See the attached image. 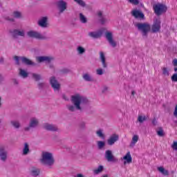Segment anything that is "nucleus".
<instances>
[{
  "label": "nucleus",
  "instance_id": "nucleus-31",
  "mask_svg": "<svg viewBox=\"0 0 177 177\" xmlns=\"http://www.w3.org/2000/svg\"><path fill=\"white\" fill-rule=\"evenodd\" d=\"M76 50H77L78 55H84V53H85V52H86V50L85 49V48H84L81 46H77Z\"/></svg>",
  "mask_w": 177,
  "mask_h": 177
},
{
  "label": "nucleus",
  "instance_id": "nucleus-10",
  "mask_svg": "<svg viewBox=\"0 0 177 177\" xmlns=\"http://www.w3.org/2000/svg\"><path fill=\"white\" fill-rule=\"evenodd\" d=\"M105 37L112 48H115V46H117V41L114 40V38L113 37V33H111V32H106L105 33Z\"/></svg>",
  "mask_w": 177,
  "mask_h": 177
},
{
  "label": "nucleus",
  "instance_id": "nucleus-13",
  "mask_svg": "<svg viewBox=\"0 0 177 177\" xmlns=\"http://www.w3.org/2000/svg\"><path fill=\"white\" fill-rule=\"evenodd\" d=\"M105 158L109 162L118 161V159L114 157V155H113V152L111 150H106L105 151Z\"/></svg>",
  "mask_w": 177,
  "mask_h": 177
},
{
  "label": "nucleus",
  "instance_id": "nucleus-60",
  "mask_svg": "<svg viewBox=\"0 0 177 177\" xmlns=\"http://www.w3.org/2000/svg\"><path fill=\"white\" fill-rule=\"evenodd\" d=\"M11 20V21H13V19H10Z\"/></svg>",
  "mask_w": 177,
  "mask_h": 177
},
{
  "label": "nucleus",
  "instance_id": "nucleus-22",
  "mask_svg": "<svg viewBox=\"0 0 177 177\" xmlns=\"http://www.w3.org/2000/svg\"><path fill=\"white\" fill-rule=\"evenodd\" d=\"M124 164H131L132 162V156H131V152H128L124 157Z\"/></svg>",
  "mask_w": 177,
  "mask_h": 177
},
{
  "label": "nucleus",
  "instance_id": "nucleus-23",
  "mask_svg": "<svg viewBox=\"0 0 177 177\" xmlns=\"http://www.w3.org/2000/svg\"><path fill=\"white\" fill-rule=\"evenodd\" d=\"M139 142V136L133 135L130 143V147H135V145Z\"/></svg>",
  "mask_w": 177,
  "mask_h": 177
},
{
  "label": "nucleus",
  "instance_id": "nucleus-54",
  "mask_svg": "<svg viewBox=\"0 0 177 177\" xmlns=\"http://www.w3.org/2000/svg\"><path fill=\"white\" fill-rule=\"evenodd\" d=\"M2 101V98L0 97V107L2 106V103L1 102Z\"/></svg>",
  "mask_w": 177,
  "mask_h": 177
},
{
  "label": "nucleus",
  "instance_id": "nucleus-43",
  "mask_svg": "<svg viewBox=\"0 0 177 177\" xmlns=\"http://www.w3.org/2000/svg\"><path fill=\"white\" fill-rule=\"evenodd\" d=\"M100 21L102 24H106V23H108L109 20L103 17H102V19H100Z\"/></svg>",
  "mask_w": 177,
  "mask_h": 177
},
{
  "label": "nucleus",
  "instance_id": "nucleus-25",
  "mask_svg": "<svg viewBox=\"0 0 177 177\" xmlns=\"http://www.w3.org/2000/svg\"><path fill=\"white\" fill-rule=\"evenodd\" d=\"M14 37H24L26 32L23 30H15L13 31Z\"/></svg>",
  "mask_w": 177,
  "mask_h": 177
},
{
  "label": "nucleus",
  "instance_id": "nucleus-44",
  "mask_svg": "<svg viewBox=\"0 0 177 177\" xmlns=\"http://www.w3.org/2000/svg\"><path fill=\"white\" fill-rule=\"evenodd\" d=\"M171 81L173 82H177V74L174 73L172 76H171Z\"/></svg>",
  "mask_w": 177,
  "mask_h": 177
},
{
  "label": "nucleus",
  "instance_id": "nucleus-26",
  "mask_svg": "<svg viewBox=\"0 0 177 177\" xmlns=\"http://www.w3.org/2000/svg\"><path fill=\"white\" fill-rule=\"evenodd\" d=\"M104 169V167L103 165L98 166L97 168L95 169L93 172L94 175H99V174H102L103 170Z\"/></svg>",
  "mask_w": 177,
  "mask_h": 177
},
{
  "label": "nucleus",
  "instance_id": "nucleus-40",
  "mask_svg": "<svg viewBox=\"0 0 177 177\" xmlns=\"http://www.w3.org/2000/svg\"><path fill=\"white\" fill-rule=\"evenodd\" d=\"M157 135L158 136H164V130L162 128H160L158 131H157Z\"/></svg>",
  "mask_w": 177,
  "mask_h": 177
},
{
  "label": "nucleus",
  "instance_id": "nucleus-37",
  "mask_svg": "<svg viewBox=\"0 0 177 177\" xmlns=\"http://www.w3.org/2000/svg\"><path fill=\"white\" fill-rule=\"evenodd\" d=\"M76 3H78L80 6H82V8L85 7V2L82 0H74Z\"/></svg>",
  "mask_w": 177,
  "mask_h": 177
},
{
  "label": "nucleus",
  "instance_id": "nucleus-14",
  "mask_svg": "<svg viewBox=\"0 0 177 177\" xmlns=\"http://www.w3.org/2000/svg\"><path fill=\"white\" fill-rule=\"evenodd\" d=\"M37 24L39 27H41V28H48V17H42L39 19Z\"/></svg>",
  "mask_w": 177,
  "mask_h": 177
},
{
  "label": "nucleus",
  "instance_id": "nucleus-56",
  "mask_svg": "<svg viewBox=\"0 0 177 177\" xmlns=\"http://www.w3.org/2000/svg\"><path fill=\"white\" fill-rule=\"evenodd\" d=\"M174 124H176V127H177V120H174Z\"/></svg>",
  "mask_w": 177,
  "mask_h": 177
},
{
  "label": "nucleus",
  "instance_id": "nucleus-7",
  "mask_svg": "<svg viewBox=\"0 0 177 177\" xmlns=\"http://www.w3.org/2000/svg\"><path fill=\"white\" fill-rule=\"evenodd\" d=\"M27 35L30 38H35L36 39H45V36H44V35L35 30L28 31Z\"/></svg>",
  "mask_w": 177,
  "mask_h": 177
},
{
  "label": "nucleus",
  "instance_id": "nucleus-32",
  "mask_svg": "<svg viewBox=\"0 0 177 177\" xmlns=\"http://www.w3.org/2000/svg\"><path fill=\"white\" fill-rule=\"evenodd\" d=\"M10 124L16 129H19V128H20V122L17 120H12L10 122Z\"/></svg>",
  "mask_w": 177,
  "mask_h": 177
},
{
  "label": "nucleus",
  "instance_id": "nucleus-28",
  "mask_svg": "<svg viewBox=\"0 0 177 177\" xmlns=\"http://www.w3.org/2000/svg\"><path fill=\"white\" fill-rule=\"evenodd\" d=\"M98 138H100V139H105L106 135H104V133L103 132V129H98L95 132Z\"/></svg>",
  "mask_w": 177,
  "mask_h": 177
},
{
  "label": "nucleus",
  "instance_id": "nucleus-20",
  "mask_svg": "<svg viewBox=\"0 0 177 177\" xmlns=\"http://www.w3.org/2000/svg\"><path fill=\"white\" fill-rule=\"evenodd\" d=\"M29 153H30V145H28V143L25 142L24 144V147L22 149V154L23 156H27Z\"/></svg>",
  "mask_w": 177,
  "mask_h": 177
},
{
  "label": "nucleus",
  "instance_id": "nucleus-30",
  "mask_svg": "<svg viewBox=\"0 0 177 177\" xmlns=\"http://www.w3.org/2000/svg\"><path fill=\"white\" fill-rule=\"evenodd\" d=\"M158 171L160 172L162 175H165L167 176V175H169V173L168 172V170H165V169L163 167H158Z\"/></svg>",
  "mask_w": 177,
  "mask_h": 177
},
{
  "label": "nucleus",
  "instance_id": "nucleus-1",
  "mask_svg": "<svg viewBox=\"0 0 177 177\" xmlns=\"http://www.w3.org/2000/svg\"><path fill=\"white\" fill-rule=\"evenodd\" d=\"M71 101L73 104H68L67 109L69 111H84L89 106V100L80 93H76L71 97Z\"/></svg>",
  "mask_w": 177,
  "mask_h": 177
},
{
  "label": "nucleus",
  "instance_id": "nucleus-5",
  "mask_svg": "<svg viewBox=\"0 0 177 177\" xmlns=\"http://www.w3.org/2000/svg\"><path fill=\"white\" fill-rule=\"evenodd\" d=\"M153 8L157 16H160L162 15V13H165V12H167V6L162 3L155 4L153 5Z\"/></svg>",
  "mask_w": 177,
  "mask_h": 177
},
{
  "label": "nucleus",
  "instance_id": "nucleus-61",
  "mask_svg": "<svg viewBox=\"0 0 177 177\" xmlns=\"http://www.w3.org/2000/svg\"><path fill=\"white\" fill-rule=\"evenodd\" d=\"M154 123H155V122L153 121V124H154Z\"/></svg>",
  "mask_w": 177,
  "mask_h": 177
},
{
  "label": "nucleus",
  "instance_id": "nucleus-6",
  "mask_svg": "<svg viewBox=\"0 0 177 177\" xmlns=\"http://www.w3.org/2000/svg\"><path fill=\"white\" fill-rule=\"evenodd\" d=\"M39 125V120L35 117H32L29 121V125L24 128V131H28L31 129L37 128Z\"/></svg>",
  "mask_w": 177,
  "mask_h": 177
},
{
  "label": "nucleus",
  "instance_id": "nucleus-4",
  "mask_svg": "<svg viewBox=\"0 0 177 177\" xmlns=\"http://www.w3.org/2000/svg\"><path fill=\"white\" fill-rule=\"evenodd\" d=\"M14 60H15V64H17V66H20V62H21V63H24V64H27L28 66H34V62H32L31 60L28 59L26 57L15 56Z\"/></svg>",
  "mask_w": 177,
  "mask_h": 177
},
{
  "label": "nucleus",
  "instance_id": "nucleus-41",
  "mask_svg": "<svg viewBox=\"0 0 177 177\" xmlns=\"http://www.w3.org/2000/svg\"><path fill=\"white\" fill-rule=\"evenodd\" d=\"M171 149H173V150H175V151H177V141L173 142V144L171 145Z\"/></svg>",
  "mask_w": 177,
  "mask_h": 177
},
{
  "label": "nucleus",
  "instance_id": "nucleus-62",
  "mask_svg": "<svg viewBox=\"0 0 177 177\" xmlns=\"http://www.w3.org/2000/svg\"><path fill=\"white\" fill-rule=\"evenodd\" d=\"M83 125H85V123H83Z\"/></svg>",
  "mask_w": 177,
  "mask_h": 177
},
{
  "label": "nucleus",
  "instance_id": "nucleus-3",
  "mask_svg": "<svg viewBox=\"0 0 177 177\" xmlns=\"http://www.w3.org/2000/svg\"><path fill=\"white\" fill-rule=\"evenodd\" d=\"M136 27H137L138 31L142 32V37H147V32L150 31L151 28L150 25L146 23H138L136 24Z\"/></svg>",
  "mask_w": 177,
  "mask_h": 177
},
{
  "label": "nucleus",
  "instance_id": "nucleus-58",
  "mask_svg": "<svg viewBox=\"0 0 177 177\" xmlns=\"http://www.w3.org/2000/svg\"><path fill=\"white\" fill-rule=\"evenodd\" d=\"M102 177H109V176H107V175H104V176H102Z\"/></svg>",
  "mask_w": 177,
  "mask_h": 177
},
{
  "label": "nucleus",
  "instance_id": "nucleus-17",
  "mask_svg": "<svg viewBox=\"0 0 177 177\" xmlns=\"http://www.w3.org/2000/svg\"><path fill=\"white\" fill-rule=\"evenodd\" d=\"M131 15L136 17V19H145V15L140 10H133L131 11Z\"/></svg>",
  "mask_w": 177,
  "mask_h": 177
},
{
  "label": "nucleus",
  "instance_id": "nucleus-45",
  "mask_svg": "<svg viewBox=\"0 0 177 177\" xmlns=\"http://www.w3.org/2000/svg\"><path fill=\"white\" fill-rule=\"evenodd\" d=\"M96 73L97 75H103V69L98 68L96 70Z\"/></svg>",
  "mask_w": 177,
  "mask_h": 177
},
{
  "label": "nucleus",
  "instance_id": "nucleus-19",
  "mask_svg": "<svg viewBox=\"0 0 177 177\" xmlns=\"http://www.w3.org/2000/svg\"><path fill=\"white\" fill-rule=\"evenodd\" d=\"M44 128L47 131H57V127L53 124H48V123H46L44 124Z\"/></svg>",
  "mask_w": 177,
  "mask_h": 177
},
{
  "label": "nucleus",
  "instance_id": "nucleus-33",
  "mask_svg": "<svg viewBox=\"0 0 177 177\" xmlns=\"http://www.w3.org/2000/svg\"><path fill=\"white\" fill-rule=\"evenodd\" d=\"M12 17H15V19H21L22 17L21 12L19 11H15L12 13Z\"/></svg>",
  "mask_w": 177,
  "mask_h": 177
},
{
  "label": "nucleus",
  "instance_id": "nucleus-9",
  "mask_svg": "<svg viewBox=\"0 0 177 177\" xmlns=\"http://www.w3.org/2000/svg\"><path fill=\"white\" fill-rule=\"evenodd\" d=\"M161 30V21L160 19L153 20V24L151 26L152 32H160Z\"/></svg>",
  "mask_w": 177,
  "mask_h": 177
},
{
  "label": "nucleus",
  "instance_id": "nucleus-36",
  "mask_svg": "<svg viewBox=\"0 0 177 177\" xmlns=\"http://www.w3.org/2000/svg\"><path fill=\"white\" fill-rule=\"evenodd\" d=\"M97 145L98 146V149H103V147H104V145L106 144L103 141H97Z\"/></svg>",
  "mask_w": 177,
  "mask_h": 177
},
{
  "label": "nucleus",
  "instance_id": "nucleus-34",
  "mask_svg": "<svg viewBox=\"0 0 177 177\" xmlns=\"http://www.w3.org/2000/svg\"><path fill=\"white\" fill-rule=\"evenodd\" d=\"M146 120H147L146 115H138V121L140 124L145 122V121H146Z\"/></svg>",
  "mask_w": 177,
  "mask_h": 177
},
{
  "label": "nucleus",
  "instance_id": "nucleus-55",
  "mask_svg": "<svg viewBox=\"0 0 177 177\" xmlns=\"http://www.w3.org/2000/svg\"><path fill=\"white\" fill-rule=\"evenodd\" d=\"M0 63H3V58H1V59H0Z\"/></svg>",
  "mask_w": 177,
  "mask_h": 177
},
{
  "label": "nucleus",
  "instance_id": "nucleus-35",
  "mask_svg": "<svg viewBox=\"0 0 177 177\" xmlns=\"http://www.w3.org/2000/svg\"><path fill=\"white\" fill-rule=\"evenodd\" d=\"M31 175H32V176H38V175H39V169H32Z\"/></svg>",
  "mask_w": 177,
  "mask_h": 177
},
{
  "label": "nucleus",
  "instance_id": "nucleus-50",
  "mask_svg": "<svg viewBox=\"0 0 177 177\" xmlns=\"http://www.w3.org/2000/svg\"><path fill=\"white\" fill-rule=\"evenodd\" d=\"M75 177H85V176H84L82 174H78Z\"/></svg>",
  "mask_w": 177,
  "mask_h": 177
},
{
  "label": "nucleus",
  "instance_id": "nucleus-16",
  "mask_svg": "<svg viewBox=\"0 0 177 177\" xmlns=\"http://www.w3.org/2000/svg\"><path fill=\"white\" fill-rule=\"evenodd\" d=\"M36 60L39 63H42V62H46V63H50L53 60V57L48 56H39L36 57Z\"/></svg>",
  "mask_w": 177,
  "mask_h": 177
},
{
  "label": "nucleus",
  "instance_id": "nucleus-48",
  "mask_svg": "<svg viewBox=\"0 0 177 177\" xmlns=\"http://www.w3.org/2000/svg\"><path fill=\"white\" fill-rule=\"evenodd\" d=\"M174 117H177V105L174 108Z\"/></svg>",
  "mask_w": 177,
  "mask_h": 177
},
{
  "label": "nucleus",
  "instance_id": "nucleus-8",
  "mask_svg": "<svg viewBox=\"0 0 177 177\" xmlns=\"http://www.w3.org/2000/svg\"><path fill=\"white\" fill-rule=\"evenodd\" d=\"M50 84L55 92H59V91H60V83L57 82L56 77L53 76L50 77Z\"/></svg>",
  "mask_w": 177,
  "mask_h": 177
},
{
  "label": "nucleus",
  "instance_id": "nucleus-57",
  "mask_svg": "<svg viewBox=\"0 0 177 177\" xmlns=\"http://www.w3.org/2000/svg\"><path fill=\"white\" fill-rule=\"evenodd\" d=\"M15 84H19V82H17V80H15Z\"/></svg>",
  "mask_w": 177,
  "mask_h": 177
},
{
  "label": "nucleus",
  "instance_id": "nucleus-21",
  "mask_svg": "<svg viewBox=\"0 0 177 177\" xmlns=\"http://www.w3.org/2000/svg\"><path fill=\"white\" fill-rule=\"evenodd\" d=\"M100 59L101 60L103 68H106L107 64L106 63V57L104 56V53L103 52L100 53Z\"/></svg>",
  "mask_w": 177,
  "mask_h": 177
},
{
  "label": "nucleus",
  "instance_id": "nucleus-29",
  "mask_svg": "<svg viewBox=\"0 0 177 177\" xmlns=\"http://www.w3.org/2000/svg\"><path fill=\"white\" fill-rule=\"evenodd\" d=\"M19 75L22 77V78H27V77H28V73L24 69L19 68Z\"/></svg>",
  "mask_w": 177,
  "mask_h": 177
},
{
  "label": "nucleus",
  "instance_id": "nucleus-15",
  "mask_svg": "<svg viewBox=\"0 0 177 177\" xmlns=\"http://www.w3.org/2000/svg\"><path fill=\"white\" fill-rule=\"evenodd\" d=\"M119 139H120V136L116 133H113L107 140V143L109 146H113V145H114L115 142H118Z\"/></svg>",
  "mask_w": 177,
  "mask_h": 177
},
{
  "label": "nucleus",
  "instance_id": "nucleus-53",
  "mask_svg": "<svg viewBox=\"0 0 177 177\" xmlns=\"http://www.w3.org/2000/svg\"><path fill=\"white\" fill-rule=\"evenodd\" d=\"M1 81H3V77H2V76L0 75V82H1Z\"/></svg>",
  "mask_w": 177,
  "mask_h": 177
},
{
  "label": "nucleus",
  "instance_id": "nucleus-39",
  "mask_svg": "<svg viewBox=\"0 0 177 177\" xmlns=\"http://www.w3.org/2000/svg\"><path fill=\"white\" fill-rule=\"evenodd\" d=\"M162 74L165 77H168V75H169V71H168V69H167V68H162Z\"/></svg>",
  "mask_w": 177,
  "mask_h": 177
},
{
  "label": "nucleus",
  "instance_id": "nucleus-51",
  "mask_svg": "<svg viewBox=\"0 0 177 177\" xmlns=\"http://www.w3.org/2000/svg\"><path fill=\"white\" fill-rule=\"evenodd\" d=\"M63 99H64V100H68V98L66 97V95H63Z\"/></svg>",
  "mask_w": 177,
  "mask_h": 177
},
{
  "label": "nucleus",
  "instance_id": "nucleus-18",
  "mask_svg": "<svg viewBox=\"0 0 177 177\" xmlns=\"http://www.w3.org/2000/svg\"><path fill=\"white\" fill-rule=\"evenodd\" d=\"M102 34H103V30H100L97 32H88V36L91 38H100L102 37Z\"/></svg>",
  "mask_w": 177,
  "mask_h": 177
},
{
  "label": "nucleus",
  "instance_id": "nucleus-12",
  "mask_svg": "<svg viewBox=\"0 0 177 177\" xmlns=\"http://www.w3.org/2000/svg\"><path fill=\"white\" fill-rule=\"evenodd\" d=\"M57 6L60 13H63L67 9V3L64 0H59L57 2Z\"/></svg>",
  "mask_w": 177,
  "mask_h": 177
},
{
  "label": "nucleus",
  "instance_id": "nucleus-47",
  "mask_svg": "<svg viewBox=\"0 0 177 177\" xmlns=\"http://www.w3.org/2000/svg\"><path fill=\"white\" fill-rule=\"evenodd\" d=\"M97 16L98 17H100V19H102V17H103V12L102 11H99L97 12Z\"/></svg>",
  "mask_w": 177,
  "mask_h": 177
},
{
  "label": "nucleus",
  "instance_id": "nucleus-2",
  "mask_svg": "<svg viewBox=\"0 0 177 177\" xmlns=\"http://www.w3.org/2000/svg\"><path fill=\"white\" fill-rule=\"evenodd\" d=\"M41 162L46 167H52L55 164L53 153L48 151H43L41 153Z\"/></svg>",
  "mask_w": 177,
  "mask_h": 177
},
{
  "label": "nucleus",
  "instance_id": "nucleus-46",
  "mask_svg": "<svg viewBox=\"0 0 177 177\" xmlns=\"http://www.w3.org/2000/svg\"><path fill=\"white\" fill-rule=\"evenodd\" d=\"M45 86V83H39L38 84V88H39V89H41V88H44Z\"/></svg>",
  "mask_w": 177,
  "mask_h": 177
},
{
  "label": "nucleus",
  "instance_id": "nucleus-42",
  "mask_svg": "<svg viewBox=\"0 0 177 177\" xmlns=\"http://www.w3.org/2000/svg\"><path fill=\"white\" fill-rule=\"evenodd\" d=\"M132 5H139V0H127Z\"/></svg>",
  "mask_w": 177,
  "mask_h": 177
},
{
  "label": "nucleus",
  "instance_id": "nucleus-11",
  "mask_svg": "<svg viewBox=\"0 0 177 177\" xmlns=\"http://www.w3.org/2000/svg\"><path fill=\"white\" fill-rule=\"evenodd\" d=\"M0 161H2V162L8 161V151L3 146L0 147Z\"/></svg>",
  "mask_w": 177,
  "mask_h": 177
},
{
  "label": "nucleus",
  "instance_id": "nucleus-59",
  "mask_svg": "<svg viewBox=\"0 0 177 177\" xmlns=\"http://www.w3.org/2000/svg\"><path fill=\"white\" fill-rule=\"evenodd\" d=\"M1 119H0V128H1Z\"/></svg>",
  "mask_w": 177,
  "mask_h": 177
},
{
  "label": "nucleus",
  "instance_id": "nucleus-27",
  "mask_svg": "<svg viewBox=\"0 0 177 177\" xmlns=\"http://www.w3.org/2000/svg\"><path fill=\"white\" fill-rule=\"evenodd\" d=\"M79 19L80 21L82 22V24H86V23H88V19L81 12L79 14Z\"/></svg>",
  "mask_w": 177,
  "mask_h": 177
},
{
  "label": "nucleus",
  "instance_id": "nucleus-52",
  "mask_svg": "<svg viewBox=\"0 0 177 177\" xmlns=\"http://www.w3.org/2000/svg\"><path fill=\"white\" fill-rule=\"evenodd\" d=\"M136 93L135 92V91H131V95H132V96H134Z\"/></svg>",
  "mask_w": 177,
  "mask_h": 177
},
{
  "label": "nucleus",
  "instance_id": "nucleus-49",
  "mask_svg": "<svg viewBox=\"0 0 177 177\" xmlns=\"http://www.w3.org/2000/svg\"><path fill=\"white\" fill-rule=\"evenodd\" d=\"M106 91H109V87L105 86L103 87L102 92H106Z\"/></svg>",
  "mask_w": 177,
  "mask_h": 177
},
{
  "label": "nucleus",
  "instance_id": "nucleus-24",
  "mask_svg": "<svg viewBox=\"0 0 177 177\" xmlns=\"http://www.w3.org/2000/svg\"><path fill=\"white\" fill-rule=\"evenodd\" d=\"M82 78L84 80V81H86L87 82H92L93 81V77H92V75H91L90 73H85L82 75Z\"/></svg>",
  "mask_w": 177,
  "mask_h": 177
},
{
  "label": "nucleus",
  "instance_id": "nucleus-38",
  "mask_svg": "<svg viewBox=\"0 0 177 177\" xmlns=\"http://www.w3.org/2000/svg\"><path fill=\"white\" fill-rule=\"evenodd\" d=\"M32 75L35 81H39V80H41V76L37 73H32Z\"/></svg>",
  "mask_w": 177,
  "mask_h": 177
}]
</instances>
